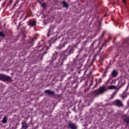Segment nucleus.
<instances>
[{
	"label": "nucleus",
	"instance_id": "obj_25",
	"mask_svg": "<svg viewBox=\"0 0 129 129\" xmlns=\"http://www.w3.org/2000/svg\"><path fill=\"white\" fill-rule=\"evenodd\" d=\"M100 44V41H98L96 48H98Z\"/></svg>",
	"mask_w": 129,
	"mask_h": 129
},
{
	"label": "nucleus",
	"instance_id": "obj_31",
	"mask_svg": "<svg viewBox=\"0 0 129 129\" xmlns=\"http://www.w3.org/2000/svg\"><path fill=\"white\" fill-rule=\"evenodd\" d=\"M94 3H95V2H96V0H94Z\"/></svg>",
	"mask_w": 129,
	"mask_h": 129
},
{
	"label": "nucleus",
	"instance_id": "obj_11",
	"mask_svg": "<svg viewBox=\"0 0 129 129\" xmlns=\"http://www.w3.org/2000/svg\"><path fill=\"white\" fill-rule=\"evenodd\" d=\"M61 4L62 5L63 8H69V4L68 3L66 2V1H62V2L61 3Z\"/></svg>",
	"mask_w": 129,
	"mask_h": 129
},
{
	"label": "nucleus",
	"instance_id": "obj_14",
	"mask_svg": "<svg viewBox=\"0 0 129 129\" xmlns=\"http://www.w3.org/2000/svg\"><path fill=\"white\" fill-rule=\"evenodd\" d=\"M21 124L22 129H27V128L28 127V124L26 122L23 121Z\"/></svg>",
	"mask_w": 129,
	"mask_h": 129
},
{
	"label": "nucleus",
	"instance_id": "obj_7",
	"mask_svg": "<svg viewBox=\"0 0 129 129\" xmlns=\"http://www.w3.org/2000/svg\"><path fill=\"white\" fill-rule=\"evenodd\" d=\"M120 47L122 48L123 50H124L125 51H126L128 49V48H129L128 42H123L121 44Z\"/></svg>",
	"mask_w": 129,
	"mask_h": 129
},
{
	"label": "nucleus",
	"instance_id": "obj_26",
	"mask_svg": "<svg viewBox=\"0 0 129 129\" xmlns=\"http://www.w3.org/2000/svg\"><path fill=\"white\" fill-rule=\"evenodd\" d=\"M37 3H38L39 4H41V0H37Z\"/></svg>",
	"mask_w": 129,
	"mask_h": 129
},
{
	"label": "nucleus",
	"instance_id": "obj_29",
	"mask_svg": "<svg viewBox=\"0 0 129 129\" xmlns=\"http://www.w3.org/2000/svg\"><path fill=\"white\" fill-rule=\"evenodd\" d=\"M28 17H29L28 16H25V19H26V18H28Z\"/></svg>",
	"mask_w": 129,
	"mask_h": 129
},
{
	"label": "nucleus",
	"instance_id": "obj_10",
	"mask_svg": "<svg viewBox=\"0 0 129 129\" xmlns=\"http://www.w3.org/2000/svg\"><path fill=\"white\" fill-rule=\"evenodd\" d=\"M44 93L48 95H53L55 94V92L54 91H51V90H45Z\"/></svg>",
	"mask_w": 129,
	"mask_h": 129
},
{
	"label": "nucleus",
	"instance_id": "obj_5",
	"mask_svg": "<svg viewBox=\"0 0 129 129\" xmlns=\"http://www.w3.org/2000/svg\"><path fill=\"white\" fill-rule=\"evenodd\" d=\"M113 104L119 108L122 107L124 106L123 102L119 99H116L114 101Z\"/></svg>",
	"mask_w": 129,
	"mask_h": 129
},
{
	"label": "nucleus",
	"instance_id": "obj_21",
	"mask_svg": "<svg viewBox=\"0 0 129 129\" xmlns=\"http://www.w3.org/2000/svg\"><path fill=\"white\" fill-rule=\"evenodd\" d=\"M6 35L3 31H0V37H5Z\"/></svg>",
	"mask_w": 129,
	"mask_h": 129
},
{
	"label": "nucleus",
	"instance_id": "obj_24",
	"mask_svg": "<svg viewBox=\"0 0 129 129\" xmlns=\"http://www.w3.org/2000/svg\"><path fill=\"white\" fill-rule=\"evenodd\" d=\"M20 0H16L15 3L14 4V7H16V5L19 4Z\"/></svg>",
	"mask_w": 129,
	"mask_h": 129
},
{
	"label": "nucleus",
	"instance_id": "obj_6",
	"mask_svg": "<svg viewBox=\"0 0 129 129\" xmlns=\"http://www.w3.org/2000/svg\"><path fill=\"white\" fill-rule=\"evenodd\" d=\"M27 25L30 27H35L37 25V22L35 19H33V20H29L27 22Z\"/></svg>",
	"mask_w": 129,
	"mask_h": 129
},
{
	"label": "nucleus",
	"instance_id": "obj_22",
	"mask_svg": "<svg viewBox=\"0 0 129 129\" xmlns=\"http://www.w3.org/2000/svg\"><path fill=\"white\" fill-rule=\"evenodd\" d=\"M96 41H97V40H95L91 44V47H93L94 46V44L96 43Z\"/></svg>",
	"mask_w": 129,
	"mask_h": 129
},
{
	"label": "nucleus",
	"instance_id": "obj_17",
	"mask_svg": "<svg viewBox=\"0 0 129 129\" xmlns=\"http://www.w3.org/2000/svg\"><path fill=\"white\" fill-rule=\"evenodd\" d=\"M123 122L128 124L129 123V118H128V117L125 116L124 119H123Z\"/></svg>",
	"mask_w": 129,
	"mask_h": 129
},
{
	"label": "nucleus",
	"instance_id": "obj_8",
	"mask_svg": "<svg viewBox=\"0 0 129 129\" xmlns=\"http://www.w3.org/2000/svg\"><path fill=\"white\" fill-rule=\"evenodd\" d=\"M67 126H68V128L69 129H77L78 128L77 126L73 122H70L68 123Z\"/></svg>",
	"mask_w": 129,
	"mask_h": 129
},
{
	"label": "nucleus",
	"instance_id": "obj_27",
	"mask_svg": "<svg viewBox=\"0 0 129 129\" xmlns=\"http://www.w3.org/2000/svg\"><path fill=\"white\" fill-rule=\"evenodd\" d=\"M13 0H10L9 1V4H12L13 3Z\"/></svg>",
	"mask_w": 129,
	"mask_h": 129
},
{
	"label": "nucleus",
	"instance_id": "obj_16",
	"mask_svg": "<svg viewBox=\"0 0 129 129\" xmlns=\"http://www.w3.org/2000/svg\"><path fill=\"white\" fill-rule=\"evenodd\" d=\"M117 91H118V90H116L115 92H113L112 94L111 95V97L110 98V99H113L114 98L115 96L117 93Z\"/></svg>",
	"mask_w": 129,
	"mask_h": 129
},
{
	"label": "nucleus",
	"instance_id": "obj_19",
	"mask_svg": "<svg viewBox=\"0 0 129 129\" xmlns=\"http://www.w3.org/2000/svg\"><path fill=\"white\" fill-rule=\"evenodd\" d=\"M67 44V42H64L62 45L60 44L59 46L58 47V48L61 49L62 47H64L65 46L66 44Z\"/></svg>",
	"mask_w": 129,
	"mask_h": 129
},
{
	"label": "nucleus",
	"instance_id": "obj_4",
	"mask_svg": "<svg viewBox=\"0 0 129 129\" xmlns=\"http://www.w3.org/2000/svg\"><path fill=\"white\" fill-rule=\"evenodd\" d=\"M54 26L53 25H50L47 29V36L49 37L50 36L54 33Z\"/></svg>",
	"mask_w": 129,
	"mask_h": 129
},
{
	"label": "nucleus",
	"instance_id": "obj_28",
	"mask_svg": "<svg viewBox=\"0 0 129 129\" xmlns=\"http://www.w3.org/2000/svg\"><path fill=\"white\" fill-rule=\"evenodd\" d=\"M122 2L124 4H126V0H122Z\"/></svg>",
	"mask_w": 129,
	"mask_h": 129
},
{
	"label": "nucleus",
	"instance_id": "obj_30",
	"mask_svg": "<svg viewBox=\"0 0 129 129\" xmlns=\"http://www.w3.org/2000/svg\"><path fill=\"white\" fill-rule=\"evenodd\" d=\"M2 27V24H1V22H0V27Z\"/></svg>",
	"mask_w": 129,
	"mask_h": 129
},
{
	"label": "nucleus",
	"instance_id": "obj_32",
	"mask_svg": "<svg viewBox=\"0 0 129 129\" xmlns=\"http://www.w3.org/2000/svg\"><path fill=\"white\" fill-rule=\"evenodd\" d=\"M128 101H129V99H128Z\"/></svg>",
	"mask_w": 129,
	"mask_h": 129
},
{
	"label": "nucleus",
	"instance_id": "obj_2",
	"mask_svg": "<svg viewBox=\"0 0 129 129\" xmlns=\"http://www.w3.org/2000/svg\"><path fill=\"white\" fill-rule=\"evenodd\" d=\"M116 89V87H115V86H113V85L108 86L107 88H106L105 86H103L102 87H100V88L97 89V90L93 91L92 94L97 96H99V95L103 94L105 92L107 91L108 90H111Z\"/></svg>",
	"mask_w": 129,
	"mask_h": 129
},
{
	"label": "nucleus",
	"instance_id": "obj_18",
	"mask_svg": "<svg viewBox=\"0 0 129 129\" xmlns=\"http://www.w3.org/2000/svg\"><path fill=\"white\" fill-rule=\"evenodd\" d=\"M7 121H8V119H7V117H6V116L4 117L2 120V122L3 123H7Z\"/></svg>",
	"mask_w": 129,
	"mask_h": 129
},
{
	"label": "nucleus",
	"instance_id": "obj_23",
	"mask_svg": "<svg viewBox=\"0 0 129 129\" xmlns=\"http://www.w3.org/2000/svg\"><path fill=\"white\" fill-rule=\"evenodd\" d=\"M104 35H105V32L103 31V32H102V33L101 34V35L100 38L101 39H102V38L104 37Z\"/></svg>",
	"mask_w": 129,
	"mask_h": 129
},
{
	"label": "nucleus",
	"instance_id": "obj_13",
	"mask_svg": "<svg viewBox=\"0 0 129 129\" xmlns=\"http://www.w3.org/2000/svg\"><path fill=\"white\" fill-rule=\"evenodd\" d=\"M57 40V38L56 37H53L48 40V42L49 44H52L54 43Z\"/></svg>",
	"mask_w": 129,
	"mask_h": 129
},
{
	"label": "nucleus",
	"instance_id": "obj_20",
	"mask_svg": "<svg viewBox=\"0 0 129 129\" xmlns=\"http://www.w3.org/2000/svg\"><path fill=\"white\" fill-rule=\"evenodd\" d=\"M40 5L43 9H45L46 8V4L45 3H43L42 4L41 3Z\"/></svg>",
	"mask_w": 129,
	"mask_h": 129
},
{
	"label": "nucleus",
	"instance_id": "obj_9",
	"mask_svg": "<svg viewBox=\"0 0 129 129\" xmlns=\"http://www.w3.org/2000/svg\"><path fill=\"white\" fill-rule=\"evenodd\" d=\"M111 75L112 78H116L118 75V72L117 71H116V70H113L111 73Z\"/></svg>",
	"mask_w": 129,
	"mask_h": 129
},
{
	"label": "nucleus",
	"instance_id": "obj_3",
	"mask_svg": "<svg viewBox=\"0 0 129 129\" xmlns=\"http://www.w3.org/2000/svg\"><path fill=\"white\" fill-rule=\"evenodd\" d=\"M12 78L10 76L7 75H4V74H0V80L3 82H11L12 81Z\"/></svg>",
	"mask_w": 129,
	"mask_h": 129
},
{
	"label": "nucleus",
	"instance_id": "obj_12",
	"mask_svg": "<svg viewBox=\"0 0 129 129\" xmlns=\"http://www.w3.org/2000/svg\"><path fill=\"white\" fill-rule=\"evenodd\" d=\"M37 49H38V51L39 52H41L42 51L44 50V49H45L46 50H47V48L45 47H43L42 45H40L39 46L37 47Z\"/></svg>",
	"mask_w": 129,
	"mask_h": 129
},
{
	"label": "nucleus",
	"instance_id": "obj_15",
	"mask_svg": "<svg viewBox=\"0 0 129 129\" xmlns=\"http://www.w3.org/2000/svg\"><path fill=\"white\" fill-rule=\"evenodd\" d=\"M107 44V41L106 40V41H104V43L102 44V46L99 49V52H100L102 50L103 47L106 46Z\"/></svg>",
	"mask_w": 129,
	"mask_h": 129
},
{
	"label": "nucleus",
	"instance_id": "obj_1",
	"mask_svg": "<svg viewBox=\"0 0 129 129\" xmlns=\"http://www.w3.org/2000/svg\"><path fill=\"white\" fill-rule=\"evenodd\" d=\"M75 49L73 46H69L68 47L66 51L64 52V54H60L59 52L55 51L54 53L52 54V60H56L57 57H59L61 60H58V63L61 65H63V61L67 59L69 55L71 53L74 52Z\"/></svg>",
	"mask_w": 129,
	"mask_h": 129
}]
</instances>
